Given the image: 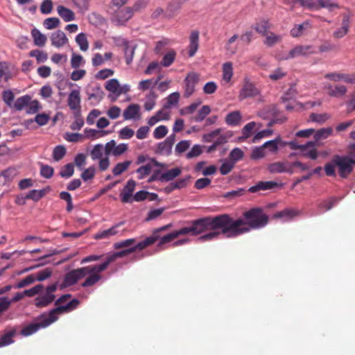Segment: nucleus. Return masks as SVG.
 Wrapping results in <instances>:
<instances>
[{"instance_id": "6ab92c4d", "label": "nucleus", "mask_w": 355, "mask_h": 355, "mask_svg": "<svg viewBox=\"0 0 355 355\" xmlns=\"http://www.w3.org/2000/svg\"><path fill=\"white\" fill-rule=\"evenodd\" d=\"M139 105L130 104L123 111V116L125 120L135 119L139 117Z\"/></svg>"}, {"instance_id": "4c0bfd02", "label": "nucleus", "mask_w": 355, "mask_h": 355, "mask_svg": "<svg viewBox=\"0 0 355 355\" xmlns=\"http://www.w3.org/2000/svg\"><path fill=\"white\" fill-rule=\"evenodd\" d=\"M340 200H341V198H340V197H335V196L330 197L329 199L321 202L319 204V207L325 211H329V210L333 208V207L336 204H337Z\"/></svg>"}, {"instance_id": "680f3d73", "label": "nucleus", "mask_w": 355, "mask_h": 355, "mask_svg": "<svg viewBox=\"0 0 355 355\" xmlns=\"http://www.w3.org/2000/svg\"><path fill=\"white\" fill-rule=\"evenodd\" d=\"M60 21L57 17H49L44 21V26L48 30H51L59 26Z\"/></svg>"}, {"instance_id": "9b49d317", "label": "nucleus", "mask_w": 355, "mask_h": 355, "mask_svg": "<svg viewBox=\"0 0 355 355\" xmlns=\"http://www.w3.org/2000/svg\"><path fill=\"white\" fill-rule=\"evenodd\" d=\"M132 15V9L130 7H127L124 9L116 11L112 17V21L116 22L117 25H123L128 21Z\"/></svg>"}, {"instance_id": "09e8293b", "label": "nucleus", "mask_w": 355, "mask_h": 355, "mask_svg": "<svg viewBox=\"0 0 355 355\" xmlns=\"http://www.w3.org/2000/svg\"><path fill=\"white\" fill-rule=\"evenodd\" d=\"M104 152V146L102 144H96L94 146L90 153L91 158L97 160L102 158Z\"/></svg>"}, {"instance_id": "f3484780", "label": "nucleus", "mask_w": 355, "mask_h": 355, "mask_svg": "<svg viewBox=\"0 0 355 355\" xmlns=\"http://www.w3.org/2000/svg\"><path fill=\"white\" fill-rule=\"evenodd\" d=\"M278 187V184L274 181H260L258 182L255 185L249 188L248 191L250 193H256L259 191H266Z\"/></svg>"}, {"instance_id": "20e7f679", "label": "nucleus", "mask_w": 355, "mask_h": 355, "mask_svg": "<svg viewBox=\"0 0 355 355\" xmlns=\"http://www.w3.org/2000/svg\"><path fill=\"white\" fill-rule=\"evenodd\" d=\"M354 166V159L347 155H335L331 162L325 164L324 170L327 176L335 177V168L337 167L340 177L347 178L352 173Z\"/></svg>"}, {"instance_id": "473e14b6", "label": "nucleus", "mask_w": 355, "mask_h": 355, "mask_svg": "<svg viewBox=\"0 0 355 355\" xmlns=\"http://www.w3.org/2000/svg\"><path fill=\"white\" fill-rule=\"evenodd\" d=\"M31 100V97L28 95L21 96L15 101L12 107L17 111H21L25 107L27 108V106L28 105Z\"/></svg>"}, {"instance_id": "de8ad7c7", "label": "nucleus", "mask_w": 355, "mask_h": 355, "mask_svg": "<svg viewBox=\"0 0 355 355\" xmlns=\"http://www.w3.org/2000/svg\"><path fill=\"white\" fill-rule=\"evenodd\" d=\"M8 79V65L6 62H0V88L4 87V83Z\"/></svg>"}, {"instance_id": "bb28decb", "label": "nucleus", "mask_w": 355, "mask_h": 355, "mask_svg": "<svg viewBox=\"0 0 355 355\" xmlns=\"http://www.w3.org/2000/svg\"><path fill=\"white\" fill-rule=\"evenodd\" d=\"M121 44L124 47V54L125 58V62L128 65L131 64L134 53H135V47H131L129 45V42L124 39L121 40Z\"/></svg>"}, {"instance_id": "bf43d9fd", "label": "nucleus", "mask_w": 355, "mask_h": 355, "mask_svg": "<svg viewBox=\"0 0 355 355\" xmlns=\"http://www.w3.org/2000/svg\"><path fill=\"white\" fill-rule=\"evenodd\" d=\"M234 166L235 164L230 159L225 160L219 168L220 174L223 175L228 174L234 168Z\"/></svg>"}, {"instance_id": "69168bd1", "label": "nucleus", "mask_w": 355, "mask_h": 355, "mask_svg": "<svg viewBox=\"0 0 355 355\" xmlns=\"http://www.w3.org/2000/svg\"><path fill=\"white\" fill-rule=\"evenodd\" d=\"M279 141V137L274 140L268 141L263 144V147L268 148L270 153H275L278 150V144Z\"/></svg>"}, {"instance_id": "c756f323", "label": "nucleus", "mask_w": 355, "mask_h": 355, "mask_svg": "<svg viewBox=\"0 0 355 355\" xmlns=\"http://www.w3.org/2000/svg\"><path fill=\"white\" fill-rule=\"evenodd\" d=\"M239 38V35L235 34L232 36L228 41L226 42L225 45V49L226 51V54L228 55H234L238 51V46L236 44H234L235 41Z\"/></svg>"}, {"instance_id": "3c124183", "label": "nucleus", "mask_w": 355, "mask_h": 355, "mask_svg": "<svg viewBox=\"0 0 355 355\" xmlns=\"http://www.w3.org/2000/svg\"><path fill=\"white\" fill-rule=\"evenodd\" d=\"M266 36L264 44L268 46H272L275 44L279 42L282 40V37L279 35L275 34L274 33H268Z\"/></svg>"}, {"instance_id": "e2e57ef3", "label": "nucleus", "mask_w": 355, "mask_h": 355, "mask_svg": "<svg viewBox=\"0 0 355 355\" xmlns=\"http://www.w3.org/2000/svg\"><path fill=\"white\" fill-rule=\"evenodd\" d=\"M74 173V166L72 163H69L63 166L60 172V175L62 178H69L73 175Z\"/></svg>"}, {"instance_id": "7ed1b4c3", "label": "nucleus", "mask_w": 355, "mask_h": 355, "mask_svg": "<svg viewBox=\"0 0 355 355\" xmlns=\"http://www.w3.org/2000/svg\"><path fill=\"white\" fill-rule=\"evenodd\" d=\"M101 272H98V265L87 266L72 270L67 272L64 277L63 286L68 287L76 284L78 280L89 276L81 284L83 287L94 286L101 279Z\"/></svg>"}, {"instance_id": "e433bc0d", "label": "nucleus", "mask_w": 355, "mask_h": 355, "mask_svg": "<svg viewBox=\"0 0 355 355\" xmlns=\"http://www.w3.org/2000/svg\"><path fill=\"white\" fill-rule=\"evenodd\" d=\"M47 193V189H43L41 190L33 189L24 197L26 200H33V201H38L42 198Z\"/></svg>"}, {"instance_id": "c9c22d12", "label": "nucleus", "mask_w": 355, "mask_h": 355, "mask_svg": "<svg viewBox=\"0 0 355 355\" xmlns=\"http://www.w3.org/2000/svg\"><path fill=\"white\" fill-rule=\"evenodd\" d=\"M333 133V129L330 127L329 128H323L321 129L318 130L314 135V139L315 144L317 141L325 139L328 138L329 136H331Z\"/></svg>"}, {"instance_id": "393cba45", "label": "nucleus", "mask_w": 355, "mask_h": 355, "mask_svg": "<svg viewBox=\"0 0 355 355\" xmlns=\"http://www.w3.org/2000/svg\"><path fill=\"white\" fill-rule=\"evenodd\" d=\"M181 173L182 169L180 167H175L162 173L161 174V179L162 182H170L178 177Z\"/></svg>"}, {"instance_id": "4d7b16f0", "label": "nucleus", "mask_w": 355, "mask_h": 355, "mask_svg": "<svg viewBox=\"0 0 355 355\" xmlns=\"http://www.w3.org/2000/svg\"><path fill=\"white\" fill-rule=\"evenodd\" d=\"M255 125L256 123L254 121L247 123L242 129V136L240 137V139L244 140L250 137Z\"/></svg>"}, {"instance_id": "f704fd0d", "label": "nucleus", "mask_w": 355, "mask_h": 355, "mask_svg": "<svg viewBox=\"0 0 355 355\" xmlns=\"http://www.w3.org/2000/svg\"><path fill=\"white\" fill-rule=\"evenodd\" d=\"M105 89L115 94V97L111 98L112 101H115L118 97V92L119 89V83L116 79H111L108 80L105 86Z\"/></svg>"}, {"instance_id": "0e129e2a", "label": "nucleus", "mask_w": 355, "mask_h": 355, "mask_svg": "<svg viewBox=\"0 0 355 355\" xmlns=\"http://www.w3.org/2000/svg\"><path fill=\"white\" fill-rule=\"evenodd\" d=\"M59 196L60 199L67 202V205L66 209L68 212H71L73 208L71 194L67 191H62L60 193Z\"/></svg>"}, {"instance_id": "4be33fe9", "label": "nucleus", "mask_w": 355, "mask_h": 355, "mask_svg": "<svg viewBox=\"0 0 355 355\" xmlns=\"http://www.w3.org/2000/svg\"><path fill=\"white\" fill-rule=\"evenodd\" d=\"M57 12L59 16L65 21L69 22L73 21L76 18L73 11L64 7V6H58L57 7Z\"/></svg>"}, {"instance_id": "a18cd8bd", "label": "nucleus", "mask_w": 355, "mask_h": 355, "mask_svg": "<svg viewBox=\"0 0 355 355\" xmlns=\"http://www.w3.org/2000/svg\"><path fill=\"white\" fill-rule=\"evenodd\" d=\"M182 229H180L179 230L173 231L163 237L160 239L159 243L158 244L159 246H161L163 244L169 243L174 240L175 239L178 238L180 235H183V234L181 232Z\"/></svg>"}, {"instance_id": "4468645a", "label": "nucleus", "mask_w": 355, "mask_h": 355, "mask_svg": "<svg viewBox=\"0 0 355 355\" xmlns=\"http://www.w3.org/2000/svg\"><path fill=\"white\" fill-rule=\"evenodd\" d=\"M50 39L51 44L56 48H61L68 43V38L61 30L53 33Z\"/></svg>"}, {"instance_id": "603ef678", "label": "nucleus", "mask_w": 355, "mask_h": 355, "mask_svg": "<svg viewBox=\"0 0 355 355\" xmlns=\"http://www.w3.org/2000/svg\"><path fill=\"white\" fill-rule=\"evenodd\" d=\"M170 40L163 38L162 40L156 42L154 51L156 54H162L165 51V48L170 44Z\"/></svg>"}, {"instance_id": "c03bdc74", "label": "nucleus", "mask_w": 355, "mask_h": 355, "mask_svg": "<svg viewBox=\"0 0 355 355\" xmlns=\"http://www.w3.org/2000/svg\"><path fill=\"white\" fill-rule=\"evenodd\" d=\"M299 212L295 209H286L281 211L277 212L274 215V217L276 218H286V219L290 220L297 216Z\"/></svg>"}, {"instance_id": "13d9d810", "label": "nucleus", "mask_w": 355, "mask_h": 355, "mask_svg": "<svg viewBox=\"0 0 355 355\" xmlns=\"http://www.w3.org/2000/svg\"><path fill=\"white\" fill-rule=\"evenodd\" d=\"M191 176L188 175L183 178H180L173 182V187L176 189H181L187 187L190 182Z\"/></svg>"}, {"instance_id": "6e6d98bb", "label": "nucleus", "mask_w": 355, "mask_h": 355, "mask_svg": "<svg viewBox=\"0 0 355 355\" xmlns=\"http://www.w3.org/2000/svg\"><path fill=\"white\" fill-rule=\"evenodd\" d=\"M151 170H152V164L150 163L138 168L136 171L137 173L138 174V179L139 180L144 179L146 176H147L148 175L150 174Z\"/></svg>"}, {"instance_id": "49530a36", "label": "nucleus", "mask_w": 355, "mask_h": 355, "mask_svg": "<svg viewBox=\"0 0 355 355\" xmlns=\"http://www.w3.org/2000/svg\"><path fill=\"white\" fill-rule=\"evenodd\" d=\"M76 42L83 51H86L89 48V42L85 33H81L76 35Z\"/></svg>"}, {"instance_id": "5fc2aeb1", "label": "nucleus", "mask_w": 355, "mask_h": 355, "mask_svg": "<svg viewBox=\"0 0 355 355\" xmlns=\"http://www.w3.org/2000/svg\"><path fill=\"white\" fill-rule=\"evenodd\" d=\"M66 154V148L64 146L58 145L54 148L53 151V158L58 162L62 159Z\"/></svg>"}, {"instance_id": "1a4fd4ad", "label": "nucleus", "mask_w": 355, "mask_h": 355, "mask_svg": "<svg viewBox=\"0 0 355 355\" xmlns=\"http://www.w3.org/2000/svg\"><path fill=\"white\" fill-rule=\"evenodd\" d=\"M79 304L80 302L78 300L73 299L68 302L66 305L59 306L55 309H53L49 311V313L52 318H55V322L58 318V315L62 314L64 313H68L76 309Z\"/></svg>"}, {"instance_id": "2f4dec72", "label": "nucleus", "mask_w": 355, "mask_h": 355, "mask_svg": "<svg viewBox=\"0 0 355 355\" xmlns=\"http://www.w3.org/2000/svg\"><path fill=\"white\" fill-rule=\"evenodd\" d=\"M177 53L174 49L168 50L166 53L163 56L160 65L164 67L171 66L175 60Z\"/></svg>"}, {"instance_id": "2eb2a0df", "label": "nucleus", "mask_w": 355, "mask_h": 355, "mask_svg": "<svg viewBox=\"0 0 355 355\" xmlns=\"http://www.w3.org/2000/svg\"><path fill=\"white\" fill-rule=\"evenodd\" d=\"M17 334V329L15 327H7L3 335L0 337V347L9 345L14 343L13 338Z\"/></svg>"}, {"instance_id": "aec40b11", "label": "nucleus", "mask_w": 355, "mask_h": 355, "mask_svg": "<svg viewBox=\"0 0 355 355\" xmlns=\"http://www.w3.org/2000/svg\"><path fill=\"white\" fill-rule=\"evenodd\" d=\"M311 46H297L291 49L288 53V58H293L300 55H307L308 54L313 53L311 51Z\"/></svg>"}, {"instance_id": "37998d69", "label": "nucleus", "mask_w": 355, "mask_h": 355, "mask_svg": "<svg viewBox=\"0 0 355 355\" xmlns=\"http://www.w3.org/2000/svg\"><path fill=\"white\" fill-rule=\"evenodd\" d=\"M268 169L270 173H282L286 170V162H277L268 165Z\"/></svg>"}, {"instance_id": "ea45409f", "label": "nucleus", "mask_w": 355, "mask_h": 355, "mask_svg": "<svg viewBox=\"0 0 355 355\" xmlns=\"http://www.w3.org/2000/svg\"><path fill=\"white\" fill-rule=\"evenodd\" d=\"M34 43L38 46H44L46 42V37L40 33V31L36 28H34L31 32Z\"/></svg>"}, {"instance_id": "79ce46f5", "label": "nucleus", "mask_w": 355, "mask_h": 355, "mask_svg": "<svg viewBox=\"0 0 355 355\" xmlns=\"http://www.w3.org/2000/svg\"><path fill=\"white\" fill-rule=\"evenodd\" d=\"M288 145L293 150L299 149V150L304 152L305 150H306L308 148H309L311 147H315V141H308L305 144L300 145L296 141H291L288 142Z\"/></svg>"}, {"instance_id": "9d476101", "label": "nucleus", "mask_w": 355, "mask_h": 355, "mask_svg": "<svg viewBox=\"0 0 355 355\" xmlns=\"http://www.w3.org/2000/svg\"><path fill=\"white\" fill-rule=\"evenodd\" d=\"M24 297V291L17 293L11 299L8 297H0V316L9 309L12 303L22 300Z\"/></svg>"}, {"instance_id": "c85d7f7f", "label": "nucleus", "mask_w": 355, "mask_h": 355, "mask_svg": "<svg viewBox=\"0 0 355 355\" xmlns=\"http://www.w3.org/2000/svg\"><path fill=\"white\" fill-rule=\"evenodd\" d=\"M316 8H311L310 10H318L322 8L332 10L334 8H338L339 6L334 0H318Z\"/></svg>"}, {"instance_id": "7c9ffc66", "label": "nucleus", "mask_w": 355, "mask_h": 355, "mask_svg": "<svg viewBox=\"0 0 355 355\" xmlns=\"http://www.w3.org/2000/svg\"><path fill=\"white\" fill-rule=\"evenodd\" d=\"M253 28L258 33L265 36L268 33L271 25L268 20L263 19L257 22Z\"/></svg>"}, {"instance_id": "58836bf2", "label": "nucleus", "mask_w": 355, "mask_h": 355, "mask_svg": "<svg viewBox=\"0 0 355 355\" xmlns=\"http://www.w3.org/2000/svg\"><path fill=\"white\" fill-rule=\"evenodd\" d=\"M180 8V4L177 0H173L169 2L167 5L166 11H165V17L166 18H171L173 17L175 12Z\"/></svg>"}, {"instance_id": "864d4df0", "label": "nucleus", "mask_w": 355, "mask_h": 355, "mask_svg": "<svg viewBox=\"0 0 355 355\" xmlns=\"http://www.w3.org/2000/svg\"><path fill=\"white\" fill-rule=\"evenodd\" d=\"M244 153L239 148H235L230 153L229 159L236 164L238 161L243 159Z\"/></svg>"}, {"instance_id": "423d86ee", "label": "nucleus", "mask_w": 355, "mask_h": 355, "mask_svg": "<svg viewBox=\"0 0 355 355\" xmlns=\"http://www.w3.org/2000/svg\"><path fill=\"white\" fill-rule=\"evenodd\" d=\"M55 322V318L51 317L50 313L42 314L37 319L36 322L25 326L20 331L23 336H29L42 328H46Z\"/></svg>"}, {"instance_id": "72a5a7b5", "label": "nucleus", "mask_w": 355, "mask_h": 355, "mask_svg": "<svg viewBox=\"0 0 355 355\" xmlns=\"http://www.w3.org/2000/svg\"><path fill=\"white\" fill-rule=\"evenodd\" d=\"M223 79L226 83L230 82L233 76V64L231 62H226L222 66Z\"/></svg>"}, {"instance_id": "052dcab7", "label": "nucleus", "mask_w": 355, "mask_h": 355, "mask_svg": "<svg viewBox=\"0 0 355 355\" xmlns=\"http://www.w3.org/2000/svg\"><path fill=\"white\" fill-rule=\"evenodd\" d=\"M85 64V60L81 55L72 53L71 58V66L73 69H78Z\"/></svg>"}, {"instance_id": "b1692460", "label": "nucleus", "mask_w": 355, "mask_h": 355, "mask_svg": "<svg viewBox=\"0 0 355 355\" xmlns=\"http://www.w3.org/2000/svg\"><path fill=\"white\" fill-rule=\"evenodd\" d=\"M123 224H124V222H120V223L116 224L115 225L112 226V227H110L108 230H105L98 232L96 234L95 239H102L108 238L111 236L116 235L118 233L116 229L118 227H121V225H123Z\"/></svg>"}, {"instance_id": "ddd939ff", "label": "nucleus", "mask_w": 355, "mask_h": 355, "mask_svg": "<svg viewBox=\"0 0 355 355\" xmlns=\"http://www.w3.org/2000/svg\"><path fill=\"white\" fill-rule=\"evenodd\" d=\"M136 187V182L133 180H129L123 189L120 193L121 202L123 203H127L131 202V197L132 196V193L135 191Z\"/></svg>"}, {"instance_id": "39448f33", "label": "nucleus", "mask_w": 355, "mask_h": 355, "mask_svg": "<svg viewBox=\"0 0 355 355\" xmlns=\"http://www.w3.org/2000/svg\"><path fill=\"white\" fill-rule=\"evenodd\" d=\"M153 239L151 238H146L144 241L137 243L135 245L119 252H114L113 254L107 257L105 261L101 264L98 265V272H103L107 269L108 266L113 263L118 258L125 257L131 253L135 252L136 250H142L148 246L152 245Z\"/></svg>"}, {"instance_id": "a19ab883", "label": "nucleus", "mask_w": 355, "mask_h": 355, "mask_svg": "<svg viewBox=\"0 0 355 355\" xmlns=\"http://www.w3.org/2000/svg\"><path fill=\"white\" fill-rule=\"evenodd\" d=\"M132 161L126 160L123 162H119L112 168V173L115 176L122 174L124 171H127L131 165Z\"/></svg>"}, {"instance_id": "cd10ccee", "label": "nucleus", "mask_w": 355, "mask_h": 355, "mask_svg": "<svg viewBox=\"0 0 355 355\" xmlns=\"http://www.w3.org/2000/svg\"><path fill=\"white\" fill-rule=\"evenodd\" d=\"M327 89L328 95L332 97H340L347 92V87L344 85H336L334 87L329 85Z\"/></svg>"}, {"instance_id": "412c9836", "label": "nucleus", "mask_w": 355, "mask_h": 355, "mask_svg": "<svg viewBox=\"0 0 355 355\" xmlns=\"http://www.w3.org/2000/svg\"><path fill=\"white\" fill-rule=\"evenodd\" d=\"M349 21L350 16L347 14L344 15L343 17L342 26L334 33V37L341 38L347 33L349 28Z\"/></svg>"}, {"instance_id": "a878e982", "label": "nucleus", "mask_w": 355, "mask_h": 355, "mask_svg": "<svg viewBox=\"0 0 355 355\" xmlns=\"http://www.w3.org/2000/svg\"><path fill=\"white\" fill-rule=\"evenodd\" d=\"M242 116L239 111H233L226 115L225 122L230 125H238L240 124Z\"/></svg>"}, {"instance_id": "f257e3e1", "label": "nucleus", "mask_w": 355, "mask_h": 355, "mask_svg": "<svg viewBox=\"0 0 355 355\" xmlns=\"http://www.w3.org/2000/svg\"><path fill=\"white\" fill-rule=\"evenodd\" d=\"M189 226L181 228L183 235L198 236L208 230H211L209 233L200 236L198 240L201 241H210L217 239L220 234L227 238L226 214L214 217L201 218L192 220Z\"/></svg>"}, {"instance_id": "338daca9", "label": "nucleus", "mask_w": 355, "mask_h": 355, "mask_svg": "<svg viewBox=\"0 0 355 355\" xmlns=\"http://www.w3.org/2000/svg\"><path fill=\"white\" fill-rule=\"evenodd\" d=\"M245 190L244 189H239L237 190H232L223 194V197L227 199H234L245 194Z\"/></svg>"}, {"instance_id": "0eeeda50", "label": "nucleus", "mask_w": 355, "mask_h": 355, "mask_svg": "<svg viewBox=\"0 0 355 355\" xmlns=\"http://www.w3.org/2000/svg\"><path fill=\"white\" fill-rule=\"evenodd\" d=\"M58 288V283L55 282L46 288L44 293L40 294L35 300V304L38 308L45 307L52 303L55 299V295L54 293Z\"/></svg>"}, {"instance_id": "8fccbe9b", "label": "nucleus", "mask_w": 355, "mask_h": 355, "mask_svg": "<svg viewBox=\"0 0 355 355\" xmlns=\"http://www.w3.org/2000/svg\"><path fill=\"white\" fill-rule=\"evenodd\" d=\"M210 112V107L208 105H203L198 112L197 114L195 116H193V120L196 122L202 121Z\"/></svg>"}, {"instance_id": "f8f14e48", "label": "nucleus", "mask_w": 355, "mask_h": 355, "mask_svg": "<svg viewBox=\"0 0 355 355\" xmlns=\"http://www.w3.org/2000/svg\"><path fill=\"white\" fill-rule=\"evenodd\" d=\"M199 80V76L196 73H189L187 74L185 82V92L186 97L190 96L195 90L196 84Z\"/></svg>"}, {"instance_id": "774afa93", "label": "nucleus", "mask_w": 355, "mask_h": 355, "mask_svg": "<svg viewBox=\"0 0 355 355\" xmlns=\"http://www.w3.org/2000/svg\"><path fill=\"white\" fill-rule=\"evenodd\" d=\"M35 281V277L33 275L26 276L25 278L19 282L15 286V288H21L29 284H33Z\"/></svg>"}, {"instance_id": "dca6fc26", "label": "nucleus", "mask_w": 355, "mask_h": 355, "mask_svg": "<svg viewBox=\"0 0 355 355\" xmlns=\"http://www.w3.org/2000/svg\"><path fill=\"white\" fill-rule=\"evenodd\" d=\"M68 105L72 110H79L80 108V93L78 89L72 90L68 96Z\"/></svg>"}, {"instance_id": "a211bd4d", "label": "nucleus", "mask_w": 355, "mask_h": 355, "mask_svg": "<svg viewBox=\"0 0 355 355\" xmlns=\"http://www.w3.org/2000/svg\"><path fill=\"white\" fill-rule=\"evenodd\" d=\"M199 47V32L193 31L191 33L189 36V45L188 55L189 57H193L197 52Z\"/></svg>"}, {"instance_id": "6e6552de", "label": "nucleus", "mask_w": 355, "mask_h": 355, "mask_svg": "<svg viewBox=\"0 0 355 355\" xmlns=\"http://www.w3.org/2000/svg\"><path fill=\"white\" fill-rule=\"evenodd\" d=\"M259 94V89L248 78H244L243 85L239 94V99L243 101L247 98L254 97Z\"/></svg>"}, {"instance_id": "f03ea898", "label": "nucleus", "mask_w": 355, "mask_h": 355, "mask_svg": "<svg viewBox=\"0 0 355 355\" xmlns=\"http://www.w3.org/2000/svg\"><path fill=\"white\" fill-rule=\"evenodd\" d=\"M243 216L244 218L234 219L226 214L227 238H235L252 230L262 228L268 224L269 220L268 216L263 213L261 208L259 207L252 208L245 211Z\"/></svg>"}, {"instance_id": "5701e85b", "label": "nucleus", "mask_w": 355, "mask_h": 355, "mask_svg": "<svg viewBox=\"0 0 355 355\" xmlns=\"http://www.w3.org/2000/svg\"><path fill=\"white\" fill-rule=\"evenodd\" d=\"M324 78L335 82L343 80L348 83H355V78H352L347 74L340 73H329L325 74Z\"/></svg>"}]
</instances>
